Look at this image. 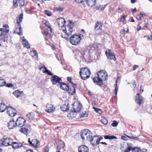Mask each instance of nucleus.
I'll use <instances>...</instances> for the list:
<instances>
[{"label": "nucleus", "mask_w": 152, "mask_h": 152, "mask_svg": "<svg viewBox=\"0 0 152 152\" xmlns=\"http://www.w3.org/2000/svg\"><path fill=\"white\" fill-rule=\"evenodd\" d=\"M15 126H16V122L13 119L11 120L8 123V126L9 129H12Z\"/></svg>", "instance_id": "obj_24"}, {"label": "nucleus", "mask_w": 152, "mask_h": 152, "mask_svg": "<svg viewBox=\"0 0 152 152\" xmlns=\"http://www.w3.org/2000/svg\"><path fill=\"white\" fill-rule=\"evenodd\" d=\"M3 26L4 28H0V36L5 34H7L9 31V27L7 25H4Z\"/></svg>", "instance_id": "obj_12"}, {"label": "nucleus", "mask_w": 152, "mask_h": 152, "mask_svg": "<svg viewBox=\"0 0 152 152\" xmlns=\"http://www.w3.org/2000/svg\"><path fill=\"white\" fill-rule=\"evenodd\" d=\"M120 78H121V77H117V80L116 81V82H115L116 84H115V85H116V86L115 87V88L114 91V94H115V96H114V97H116V96H117V92H118V87L117 84V83L118 80L120 79Z\"/></svg>", "instance_id": "obj_29"}, {"label": "nucleus", "mask_w": 152, "mask_h": 152, "mask_svg": "<svg viewBox=\"0 0 152 152\" xmlns=\"http://www.w3.org/2000/svg\"><path fill=\"white\" fill-rule=\"evenodd\" d=\"M104 7L103 5L100 6L98 7V10H103L104 9Z\"/></svg>", "instance_id": "obj_59"}, {"label": "nucleus", "mask_w": 152, "mask_h": 152, "mask_svg": "<svg viewBox=\"0 0 152 152\" xmlns=\"http://www.w3.org/2000/svg\"><path fill=\"white\" fill-rule=\"evenodd\" d=\"M23 18V14H20L19 15L18 17H17L16 18L17 23L18 26H19V27H16V30L14 32L16 33L19 35H21L23 34L20 23L22 20Z\"/></svg>", "instance_id": "obj_3"}, {"label": "nucleus", "mask_w": 152, "mask_h": 152, "mask_svg": "<svg viewBox=\"0 0 152 152\" xmlns=\"http://www.w3.org/2000/svg\"><path fill=\"white\" fill-rule=\"evenodd\" d=\"M69 115L72 118H75L76 116L75 114H73V111H71L69 114Z\"/></svg>", "instance_id": "obj_47"}, {"label": "nucleus", "mask_w": 152, "mask_h": 152, "mask_svg": "<svg viewBox=\"0 0 152 152\" xmlns=\"http://www.w3.org/2000/svg\"><path fill=\"white\" fill-rule=\"evenodd\" d=\"M55 107L51 104H47L45 111L48 113H50L55 111Z\"/></svg>", "instance_id": "obj_17"}, {"label": "nucleus", "mask_w": 152, "mask_h": 152, "mask_svg": "<svg viewBox=\"0 0 152 152\" xmlns=\"http://www.w3.org/2000/svg\"><path fill=\"white\" fill-rule=\"evenodd\" d=\"M61 29L63 33H62L61 36L66 40H68L69 36L71 35L73 32L72 28L70 25H68L66 27H64V28Z\"/></svg>", "instance_id": "obj_1"}, {"label": "nucleus", "mask_w": 152, "mask_h": 152, "mask_svg": "<svg viewBox=\"0 0 152 152\" xmlns=\"http://www.w3.org/2000/svg\"><path fill=\"white\" fill-rule=\"evenodd\" d=\"M44 23L46 26H47L48 27V28L50 29V31L52 32V29L50 27V24L49 22L47 20H45L44 21Z\"/></svg>", "instance_id": "obj_36"}, {"label": "nucleus", "mask_w": 152, "mask_h": 152, "mask_svg": "<svg viewBox=\"0 0 152 152\" xmlns=\"http://www.w3.org/2000/svg\"><path fill=\"white\" fill-rule=\"evenodd\" d=\"M26 122L25 120L22 117H19L16 120V125L19 127H23Z\"/></svg>", "instance_id": "obj_10"}, {"label": "nucleus", "mask_w": 152, "mask_h": 152, "mask_svg": "<svg viewBox=\"0 0 152 152\" xmlns=\"http://www.w3.org/2000/svg\"><path fill=\"white\" fill-rule=\"evenodd\" d=\"M26 116L29 119H32L33 118V113H29Z\"/></svg>", "instance_id": "obj_43"}, {"label": "nucleus", "mask_w": 152, "mask_h": 152, "mask_svg": "<svg viewBox=\"0 0 152 152\" xmlns=\"http://www.w3.org/2000/svg\"><path fill=\"white\" fill-rule=\"evenodd\" d=\"M79 74L81 78L85 80L89 77L91 72L88 68L83 67L80 69Z\"/></svg>", "instance_id": "obj_2"}, {"label": "nucleus", "mask_w": 152, "mask_h": 152, "mask_svg": "<svg viewBox=\"0 0 152 152\" xmlns=\"http://www.w3.org/2000/svg\"><path fill=\"white\" fill-rule=\"evenodd\" d=\"M45 67H46L42 63H40L39 64V68L40 70H42V69L44 68L45 70Z\"/></svg>", "instance_id": "obj_48"}, {"label": "nucleus", "mask_w": 152, "mask_h": 152, "mask_svg": "<svg viewBox=\"0 0 152 152\" xmlns=\"http://www.w3.org/2000/svg\"><path fill=\"white\" fill-rule=\"evenodd\" d=\"M56 9L57 11H58L59 12L62 11L63 10V8L61 7L56 8Z\"/></svg>", "instance_id": "obj_55"}, {"label": "nucleus", "mask_w": 152, "mask_h": 152, "mask_svg": "<svg viewBox=\"0 0 152 152\" xmlns=\"http://www.w3.org/2000/svg\"><path fill=\"white\" fill-rule=\"evenodd\" d=\"M105 54L107 57L108 59H113L115 60V57L113 53H112L110 49H108L105 52Z\"/></svg>", "instance_id": "obj_15"}, {"label": "nucleus", "mask_w": 152, "mask_h": 152, "mask_svg": "<svg viewBox=\"0 0 152 152\" xmlns=\"http://www.w3.org/2000/svg\"><path fill=\"white\" fill-rule=\"evenodd\" d=\"M104 138L106 139H109L110 140H112L113 139H116L117 137L113 135L110 136L109 135H107L105 136H104Z\"/></svg>", "instance_id": "obj_37"}, {"label": "nucleus", "mask_w": 152, "mask_h": 152, "mask_svg": "<svg viewBox=\"0 0 152 152\" xmlns=\"http://www.w3.org/2000/svg\"><path fill=\"white\" fill-rule=\"evenodd\" d=\"M24 1L25 0H18L16 3L14 5L13 4V5H15L17 4L18 6L22 7L24 4Z\"/></svg>", "instance_id": "obj_28"}, {"label": "nucleus", "mask_w": 152, "mask_h": 152, "mask_svg": "<svg viewBox=\"0 0 152 152\" xmlns=\"http://www.w3.org/2000/svg\"><path fill=\"white\" fill-rule=\"evenodd\" d=\"M89 140L92 145L96 146L99 143V137L97 136H94L92 137Z\"/></svg>", "instance_id": "obj_11"}, {"label": "nucleus", "mask_w": 152, "mask_h": 152, "mask_svg": "<svg viewBox=\"0 0 152 152\" xmlns=\"http://www.w3.org/2000/svg\"><path fill=\"white\" fill-rule=\"evenodd\" d=\"M83 115H82V114H81L80 117H86L88 115L86 113V112L85 111H84V112H83Z\"/></svg>", "instance_id": "obj_56"}, {"label": "nucleus", "mask_w": 152, "mask_h": 152, "mask_svg": "<svg viewBox=\"0 0 152 152\" xmlns=\"http://www.w3.org/2000/svg\"><path fill=\"white\" fill-rule=\"evenodd\" d=\"M92 134L91 131L89 130L85 136V139L89 140L92 137Z\"/></svg>", "instance_id": "obj_34"}, {"label": "nucleus", "mask_w": 152, "mask_h": 152, "mask_svg": "<svg viewBox=\"0 0 152 152\" xmlns=\"http://www.w3.org/2000/svg\"><path fill=\"white\" fill-rule=\"evenodd\" d=\"M6 83V82L4 79H0V87H2L5 86Z\"/></svg>", "instance_id": "obj_39"}, {"label": "nucleus", "mask_w": 152, "mask_h": 152, "mask_svg": "<svg viewBox=\"0 0 152 152\" xmlns=\"http://www.w3.org/2000/svg\"><path fill=\"white\" fill-rule=\"evenodd\" d=\"M75 87H72L70 89L69 88V94L73 95L76 92Z\"/></svg>", "instance_id": "obj_35"}, {"label": "nucleus", "mask_w": 152, "mask_h": 152, "mask_svg": "<svg viewBox=\"0 0 152 152\" xmlns=\"http://www.w3.org/2000/svg\"><path fill=\"white\" fill-rule=\"evenodd\" d=\"M4 36L2 38V40L4 42L7 41L8 39V36L7 34H5Z\"/></svg>", "instance_id": "obj_44"}, {"label": "nucleus", "mask_w": 152, "mask_h": 152, "mask_svg": "<svg viewBox=\"0 0 152 152\" xmlns=\"http://www.w3.org/2000/svg\"><path fill=\"white\" fill-rule=\"evenodd\" d=\"M28 142L31 146H32L36 148H37L40 145L39 141L36 139H33L32 141L30 140V138L28 139Z\"/></svg>", "instance_id": "obj_9"}, {"label": "nucleus", "mask_w": 152, "mask_h": 152, "mask_svg": "<svg viewBox=\"0 0 152 152\" xmlns=\"http://www.w3.org/2000/svg\"><path fill=\"white\" fill-rule=\"evenodd\" d=\"M19 131L27 135L28 133V130L27 129H26L25 127H22V128L20 129Z\"/></svg>", "instance_id": "obj_31"}, {"label": "nucleus", "mask_w": 152, "mask_h": 152, "mask_svg": "<svg viewBox=\"0 0 152 152\" xmlns=\"http://www.w3.org/2000/svg\"><path fill=\"white\" fill-rule=\"evenodd\" d=\"M7 86L8 87H12L13 86V85L11 83H7Z\"/></svg>", "instance_id": "obj_58"}, {"label": "nucleus", "mask_w": 152, "mask_h": 152, "mask_svg": "<svg viewBox=\"0 0 152 152\" xmlns=\"http://www.w3.org/2000/svg\"><path fill=\"white\" fill-rule=\"evenodd\" d=\"M102 122L104 124H107L108 123V121L107 119L106 118H104L102 120Z\"/></svg>", "instance_id": "obj_51"}, {"label": "nucleus", "mask_w": 152, "mask_h": 152, "mask_svg": "<svg viewBox=\"0 0 152 152\" xmlns=\"http://www.w3.org/2000/svg\"><path fill=\"white\" fill-rule=\"evenodd\" d=\"M75 57V58L78 61H80L81 58H85V53L83 50H80L78 49H75L73 50Z\"/></svg>", "instance_id": "obj_5"}, {"label": "nucleus", "mask_w": 152, "mask_h": 152, "mask_svg": "<svg viewBox=\"0 0 152 152\" xmlns=\"http://www.w3.org/2000/svg\"><path fill=\"white\" fill-rule=\"evenodd\" d=\"M132 152H139V149L137 148H134L132 149Z\"/></svg>", "instance_id": "obj_52"}, {"label": "nucleus", "mask_w": 152, "mask_h": 152, "mask_svg": "<svg viewBox=\"0 0 152 152\" xmlns=\"http://www.w3.org/2000/svg\"><path fill=\"white\" fill-rule=\"evenodd\" d=\"M88 6L92 7L96 4V0H84Z\"/></svg>", "instance_id": "obj_25"}, {"label": "nucleus", "mask_w": 152, "mask_h": 152, "mask_svg": "<svg viewBox=\"0 0 152 152\" xmlns=\"http://www.w3.org/2000/svg\"><path fill=\"white\" fill-rule=\"evenodd\" d=\"M49 150V148L48 146H46L45 148L44 151L45 152H48Z\"/></svg>", "instance_id": "obj_61"}, {"label": "nucleus", "mask_w": 152, "mask_h": 152, "mask_svg": "<svg viewBox=\"0 0 152 152\" xmlns=\"http://www.w3.org/2000/svg\"><path fill=\"white\" fill-rule=\"evenodd\" d=\"M127 137L132 139H137V137H135L133 136L132 135H127Z\"/></svg>", "instance_id": "obj_53"}, {"label": "nucleus", "mask_w": 152, "mask_h": 152, "mask_svg": "<svg viewBox=\"0 0 152 152\" xmlns=\"http://www.w3.org/2000/svg\"><path fill=\"white\" fill-rule=\"evenodd\" d=\"M23 93V91H21V92L19 90H17L16 91H15L13 93V94L17 98H18L19 97V95H18V93Z\"/></svg>", "instance_id": "obj_38"}, {"label": "nucleus", "mask_w": 152, "mask_h": 152, "mask_svg": "<svg viewBox=\"0 0 152 152\" xmlns=\"http://www.w3.org/2000/svg\"><path fill=\"white\" fill-rule=\"evenodd\" d=\"M102 26L101 24L99 23L98 22H97L95 24V29L96 30H98L99 29H101Z\"/></svg>", "instance_id": "obj_33"}, {"label": "nucleus", "mask_w": 152, "mask_h": 152, "mask_svg": "<svg viewBox=\"0 0 152 152\" xmlns=\"http://www.w3.org/2000/svg\"><path fill=\"white\" fill-rule=\"evenodd\" d=\"M145 15V14H143L141 12L140 13V15H138L136 17V19L138 20H140L142 18V17Z\"/></svg>", "instance_id": "obj_40"}, {"label": "nucleus", "mask_w": 152, "mask_h": 152, "mask_svg": "<svg viewBox=\"0 0 152 152\" xmlns=\"http://www.w3.org/2000/svg\"><path fill=\"white\" fill-rule=\"evenodd\" d=\"M45 70L43 71L44 73H46L48 75L51 76H53V74L49 70L47 69L46 67H45Z\"/></svg>", "instance_id": "obj_41"}, {"label": "nucleus", "mask_w": 152, "mask_h": 152, "mask_svg": "<svg viewBox=\"0 0 152 152\" xmlns=\"http://www.w3.org/2000/svg\"><path fill=\"white\" fill-rule=\"evenodd\" d=\"M57 21L58 26L61 27L62 28H64V25L66 22L64 19L62 18H58L57 20Z\"/></svg>", "instance_id": "obj_18"}, {"label": "nucleus", "mask_w": 152, "mask_h": 152, "mask_svg": "<svg viewBox=\"0 0 152 152\" xmlns=\"http://www.w3.org/2000/svg\"><path fill=\"white\" fill-rule=\"evenodd\" d=\"M93 81L94 83L99 86H101L103 84V81L97 76L94 77L93 79Z\"/></svg>", "instance_id": "obj_16"}, {"label": "nucleus", "mask_w": 152, "mask_h": 152, "mask_svg": "<svg viewBox=\"0 0 152 152\" xmlns=\"http://www.w3.org/2000/svg\"><path fill=\"white\" fill-rule=\"evenodd\" d=\"M12 148L14 149H18L22 147V144L20 142H14L12 145Z\"/></svg>", "instance_id": "obj_21"}, {"label": "nucleus", "mask_w": 152, "mask_h": 152, "mask_svg": "<svg viewBox=\"0 0 152 152\" xmlns=\"http://www.w3.org/2000/svg\"><path fill=\"white\" fill-rule=\"evenodd\" d=\"M7 107L4 103H1L0 104V112H4L5 110L7 109Z\"/></svg>", "instance_id": "obj_27"}, {"label": "nucleus", "mask_w": 152, "mask_h": 152, "mask_svg": "<svg viewBox=\"0 0 152 152\" xmlns=\"http://www.w3.org/2000/svg\"><path fill=\"white\" fill-rule=\"evenodd\" d=\"M60 88L65 91H68L69 90V87L65 83L61 82L59 85Z\"/></svg>", "instance_id": "obj_23"}, {"label": "nucleus", "mask_w": 152, "mask_h": 152, "mask_svg": "<svg viewBox=\"0 0 152 152\" xmlns=\"http://www.w3.org/2000/svg\"><path fill=\"white\" fill-rule=\"evenodd\" d=\"M13 142L12 139L10 137L3 138L1 140L0 142V146L3 145L7 146L12 145Z\"/></svg>", "instance_id": "obj_6"}, {"label": "nucleus", "mask_w": 152, "mask_h": 152, "mask_svg": "<svg viewBox=\"0 0 152 152\" xmlns=\"http://www.w3.org/2000/svg\"><path fill=\"white\" fill-rule=\"evenodd\" d=\"M22 44L24 47L26 48L27 49H29L30 47V45L28 41L25 39L24 37H23V39L22 41Z\"/></svg>", "instance_id": "obj_20"}, {"label": "nucleus", "mask_w": 152, "mask_h": 152, "mask_svg": "<svg viewBox=\"0 0 152 152\" xmlns=\"http://www.w3.org/2000/svg\"><path fill=\"white\" fill-rule=\"evenodd\" d=\"M138 67V66L137 65H134L133 66V70H135Z\"/></svg>", "instance_id": "obj_63"}, {"label": "nucleus", "mask_w": 152, "mask_h": 152, "mask_svg": "<svg viewBox=\"0 0 152 152\" xmlns=\"http://www.w3.org/2000/svg\"><path fill=\"white\" fill-rule=\"evenodd\" d=\"M88 147L85 145L80 146L78 148L79 152H88Z\"/></svg>", "instance_id": "obj_22"}, {"label": "nucleus", "mask_w": 152, "mask_h": 152, "mask_svg": "<svg viewBox=\"0 0 152 152\" xmlns=\"http://www.w3.org/2000/svg\"><path fill=\"white\" fill-rule=\"evenodd\" d=\"M44 12L48 16H50L52 15V12L49 10H45Z\"/></svg>", "instance_id": "obj_42"}, {"label": "nucleus", "mask_w": 152, "mask_h": 152, "mask_svg": "<svg viewBox=\"0 0 152 152\" xmlns=\"http://www.w3.org/2000/svg\"><path fill=\"white\" fill-rule=\"evenodd\" d=\"M7 113L9 116L11 117L14 116L16 114V110L12 107L11 106L8 107H7Z\"/></svg>", "instance_id": "obj_13"}, {"label": "nucleus", "mask_w": 152, "mask_h": 152, "mask_svg": "<svg viewBox=\"0 0 152 152\" xmlns=\"http://www.w3.org/2000/svg\"><path fill=\"white\" fill-rule=\"evenodd\" d=\"M97 76L102 80V81L105 80L107 77V72L105 70H102L98 72Z\"/></svg>", "instance_id": "obj_8"}, {"label": "nucleus", "mask_w": 152, "mask_h": 152, "mask_svg": "<svg viewBox=\"0 0 152 152\" xmlns=\"http://www.w3.org/2000/svg\"><path fill=\"white\" fill-rule=\"evenodd\" d=\"M132 148L131 147H128L124 151L125 152H129L131 150H132Z\"/></svg>", "instance_id": "obj_46"}, {"label": "nucleus", "mask_w": 152, "mask_h": 152, "mask_svg": "<svg viewBox=\"0 0 152 152\" xmlns=\"http://www.w3.org/2000/svg\"><path fill=\"white\" fill-rule=\"evenodd\" d=\"M83 36V35L81 34L79 35L76 34L73 35L70 38V42L72 45H76L80 42L81 40V37Z\"/></svg>", "instance_id": "obj_4"}, {"label": "nucleus", "mask_w": 152, "mask_h": 152, "mask_svg": "<svg viewBox=\"0 0 152 152\" xmlns=\"http://www.w3.org/2000/svg\"><path fill=\"white\" fill-rule=\"evenodd\" d=\"M30 53L32 57H34L35 59L37 58L38 53L36 50H34L32 51H31Z\"/></svg>", "instance_id": "obj_32"}, {"label": "nucleus", "mask_w": 152, "mask_h": 152, "mask_svg": "<svg viewBox=\"0 0 152 152\" xmlns=\"http://www.w3.org/2000/svg\"><path fill=\"white\" fill-rule=\"evenodd\" d=\"M89 130L88 129H84L81 132L80 136L83 140L85 139V136Z\"/></svg>", "instance_id": "obj_26"}, {"label": "nucleus", "mask_w": 152, "mask_h": 152, "mask_svg": "<svg viewBox=\"0 0 152 152\" xmlns=\"http://www.w3.org/2000/svg\"><path fill=\"white\" fill-rule=\"evenodd\" d=\"M70 83L71 84V86L72 87H75L76 88H77V84L75 83H74L72 82H70Z\"/></svg>", "instance_id": "obj_57"}, {"label": "nucleus", "mask_w": 152, "mask_h": 152, "mask_svg": "<svg viewBox=\"0 0 152 152\" xmlns=\"http://www.w3.org/2000/svg\"><path fill=\"white\" fill-rule=\"evenodd\" d=\"M76 2L77 3H82L84 1V0H75Z\"/></svg>", "instance_id": "obj_60"}, {"label": "nucleus", "mask_w": 152, "mask_h": 152, "mask_svg": "<svg viewBox=\"0 0 152 152\" xmlns=\"http://www.w3.org/2000/svg\"><path fill=\"white\" fill-rule=\"evenodd\" d=\"M135 101L139 105H140L142 102V97L139 93L137 94L135 97Z\"/></svg>", "instance_id": "obj_19"}, {"label": "nucleus", "mask_w": 152, "mask_h": 152, "mask_svg": "<svg viewBox=\"0 0 152 152\" xmlns=\"http://www.w3.org/2000/svg\"><path fill=\"white\" fill-rule=\"evenodd\" d=\"M62 81L61 78L56 75H54L51 78V82L53 84L58 86Z\"/></svg>", "instance_id": "obj_7"}, {"label": "nucleus", "mask_w": 152, "mask_h": 152, "mask_svg": "<svg viewBox=\"0 0 152 152\" xmlns=\"http://www.w3.org/2000/svg\"><path fill=\"white\" fill-rule=\"evenodd\" d=\"M93 108L96 112L98 113L99 114H101L102 112L101 110L100 109L96 108L95 107H93Z\"/></svg>", "instance_id": "obj_45"}, {"label": "nucleus", "mask_w": 152, "mask_h": 152, "mask_svg": "<svg viewBox=\"0 0 152 152\" xmlns=\"http://www.w3.org/2000/svg\"><path fill=\"white\" fill-rule=\"evenodd\" d=\"M118 124V123L115 121H114L112 124L111 125L113 127H116Z\"/></svg>", "instance_id": "obj_49"}, {"label": "nucleus", "mask_w": 152, "mask_h": 152, "mask_svg": "<svg viewBox=\"0 0 152 152\" xmlns=\"http://www.w3.org/2000/svg\"><path fill=\"white\" fill-rule=\"evenodd\" d=\"M129 21L130 22H134V20L132 17H130L129 20Z\"/></svg>", "instance_id": "obj_62"}, {"label": "nucleus", "mask_w": 152, "mask_h": 152, "mask_svg": "<svg viewBox=\"0 0 152 152\" xmlns=\"http://www.w3.org/2000/svg\"><path fill=\"white\" fill-rule=\"evenodd\" d=\"M148 39L149 40H152V35H150V36H148Z\"/></svg>", "instance_id": "obj_64"}, {"label": "nucleus", "mask_w": 152, "mask_h": 152, "mask_svg": "<svg viewBox=\"0 0 152 152\" xmlns=\"http://www.w3.org/2000/svg\"><path fill=\"white\" fill-rule=\"evenodd\" d=\"M125 15H123L121 19V22H124L125 20Z\"/></svg>", "instance_id": "obj_54"}, {"label": "nucleus", "mask_w": 152, "mask_h": 152, "mask_svg": "<svg viewBox=\"0 0 152 152\" xmlns=\"http://www.w3.org/2000/svg\"><path fill=\"white\" fill-rule=\"evenodd\" d=\"M122 7L121 6H119L117 9L116 12L118 13H120L122 10Z\"/></svg>", "instance_id": "obj_50"}, {"label": "nucleus", "mask_w": 152, "mask_h": 152, "mask_svg": "<svg viewBox=\"0 0 152 152\" xmlns=\"http://www.w3.org/2000/svg\"><path fill=\"white\" fill-rule=\"evenodd\" d=\"M72 105L75 113L79 112L81 110L82 107L81 104L79 102L75 103Z\"/></svg>", "instance_id": "obj_14"}, {"label": "nucleus", "mask_w": 152, "mask_h": 152, "mask_svg": "<svg viewBox=\"0 0 152 152\" xmlns=\"http://www.w3.org/2000/svg\"><path fill=\"white\" fill-rule=\"evenodd\" d=\"M68 106V104H64L60 107V108L63 111H66L69 110Z\"/></svg>", "instance_id": "obj_30"}]
</instances>
